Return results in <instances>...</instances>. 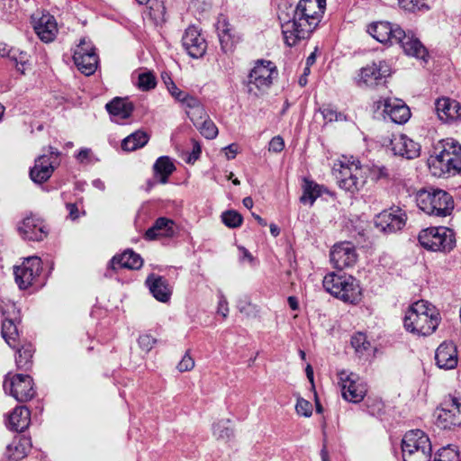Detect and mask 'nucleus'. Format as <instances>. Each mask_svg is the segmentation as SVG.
Segmentation results:
<instances>
[{"label":"nucleus","mask_w":461,"mask_h":461,"mask_svg":"<svg viewBox=\"0 0 461 461\" xmlns=\"http://www.w3.org/2000/svg\"><path fill=\"white\" fill-rule=\"evenodd\" d=\"M402 321L407 332L418 337H426L436 331L441 321V316L434 304L421 299L409 305Z\"/></svg>","instance_id":"1"},{"label":"nucleus","mask_w":461,"mask_h":461,"mask_svg":"<svg viewBox=\"0 0 461 461\" xmlns=\"http://www.w3.org/2000/svg\"><path fill=\"white\" fill-rule=\"evenodd\" d=\"M336 178L340 189L355 194L366 184V172L360 161L352 156H342L334 164Z\"/></svg>","instance_id":"2"},{"label":"nucleus","mask_w":461,"mask_h":461,"mask_svg":"<svg viewBox=\"0 0 461 461\" xmlns=\"http://www.w3.org/2000/svg\"><path fill=\"white\" fill-rule=\"evenodd\" d=\"M323 285L327 292L346 303L357 304L363 298L359 282L351 276L329 273L324 276Z\"/></svg>","instance_id":"3"},{"label":"nucleus","mask_w":461,"mask_h":461,"mask_svg":"<svg viewBox=\"0 0 461 461\" xmlns=\"http://www.w3.org/2000/svg\"><path fill=\"white\" fill-rule=\"evenodd\" d=\"M429 167L437 177L461 174V146L454 141H445L441 151L429 158Z\"/></svg>","instance_id":"4"},{"label":"nucleus","mask_w":461,"mask_h":461,"mask_svg":"<svg viewBox=\"0 0 461 461\" xmlns=\"http://www.w3.org/2000/svg\"><path fill=\"white\" fill-rule=\"evenodd\" d=\"M416 202L419 208L429 215L446 217L454 210L451 195L443 190H420L416 194Z\"/></svg>","instance_id":"5"},{"label":"nucleus","mask_w":461,"mask_h":461,"mask_svg":"<svg viewBox=\"0 0 461 461\" xmlns=\"http://www.w3.org/2000/svg\"><path fill=\"white\" fill-rule=\"evenodd\" d=\"M403 461H430L432 446L428 435L420 429L405 433L402 440Z\"/></svg>","instance_id":"6"},{"label":"nucleus","mask_w":461,"mask_h":461,"mask_svg":"<svg viewBox=\"0 0 461 461\" xmlns=\"http://www.w3.org/2000/svg\"><path fill=\"white\" fill-rule=\"evenodd\" d=\"M418 240L424 249L433 252L450 251L456 245L455 233L447 227L426 228L419 233Z\"/></svg>","instance_id":"7"},{"label":"nucleus","mask_w":461,"mask_h":461,"mask_svg":"<svg viewBox=\"0 0 461 461\" xmlns=\"http://www.w3.org/2000/svg\"><path fill=\"white\" fill-rule=\"evenodd\" d=\"M319 24L318 22L302 15L296 9L291 19L282 23V32L288 46H294L301 39L307 38Z\"/></svg>","instance_id":"8"},{"label":"nucleus","mask_w":461,"mask_h":461,"mask_svg":"<svg viewBox=\"0 0 461 461\" xmlns=\"http://www.w3.org/2000/svg\"><path fill=\"white\" fill-rule=\"evenodd\" d=\"M338 377L344 400L352 403H358L364 400L367 393V384L359 375L343 369L338 372Z\"/></svg>","instance_id":"9"},{"label":"nucleus","mask_w":461,"mask_h":461,"mask_svg":"<svg viewBox=\"0 0 461 461\" xmlns=\"http://www.w3.org/2000/svg\"><path fill=\"white\" fill-rule=\"evenodd\" d=\"M4 389L18 402H27L35 394L32 377L23 374L8 373L5 377Z\"/></svg>","instance_id":"10"},{"label":"nucleus","mask_w":461,"mask_h":461,"mask_svg":"<svg viewBox=\"0 0 461 461\" xmlns=\"http://www.w3.org/2000/svg\"><path fill=\"white\" fill-rule=\"evenodd\" d=\"M274 73L275 67L270 61H257L249 77V92L254 95L265 92L272 84Z\"/></svg>","instance_id":"11"},{"label":"nucleus","mask_w":461,"mask_h":461,"mask_svg":"<svg viewBox=\"0 0 461 461\" xmlns=\"http://www.w3.org/2000/svg\"><path fill=\"white\" fill-rule=\"evenodd\" d=\"M436 421L442 429L461 424V399L449 396L436 410Z\"/></svg>","instance_id":"12"},{"label":"nucleus","mask_w":461,"mask_h":461,"mask_svg":"<svg viewBox=\"0 0 461 461\" xmlns=\"http://www.w3.org/2000/svg\"><path fill=\"white\" fill-rule=\"evenodd\" d=\"M5 319L2 323V336L9 347L16 348L19 346V334L15 322L20 319V311L15 303L9 302L0 304Z\"/></svg>","instance_id":"13"},{"label":"nucleus","mask_w":461,"mask_h":461,"mask_svg":"<svg viewBox=\"0 0 461 461\" xmlns=\"http://www.w3.org/2000/svg\"><path fill=\"white\" fill-rule=\"evenodd\" d=\"M74 62L78 70L86 76L93 75L98 66V58L95 49L86 43V40H81L74 53Z\"/></svg>","instance_id":"14"},{"label":"nucleus","mask_w":461,"mask_h":461,"mask_svg":"<svg viewBox=\"0 0 461 461\" xmlns=\"http://www.w3.org/2000/svg\"><path fill=\"white\" fill-rule=\"evenodd\" d=\"M405 220V213L400 208H390L376 216L375 225L382 231L393 232L404 226Z\"/></svg>","instance_id":"15"},{"label":"nucleus","mask_w":461,"mask_h":461,"mask_svg":"<svg viewBox=\"0 0 461 461\" xmlns=\"http://www.w3.org/2000/svg\"><path fill=\"white\" fill-rule=\"evenodd\" d=\"M370 35L381 43L396 42L397 39L404 37V31L399 26L387 22H376L368 28Z\"/></svg>","instance_id":"16"},{"label":"nucleus","mask_w":461,"mask_h":461,"mask_svg":"<svg viewBox=\"0 0 461 461\" xmlns=\"http://www.w3.org/2000/svg\"><path fill=\"white\" fill-rule=\"evenodd\" d=\"M182 41L188 55L194 59L201 58L206 52V41L194 26H190L185 30Z\"/></svg>","instance_id":"17"},{"label":"nucleus","mask_w":461,"mask_h":461,"mask_svg":"<svg viewBox=\"0 0 461 461\" xmlns=\"http://www.w3.org/2000/svg\"><path fill=\"white\" fill-rule=\"evenodd\" d=\"M179 230L176 222L167 217L158 218L154 224L145 232V238L148 240L159 239H171L177 235Z\"/></svg>","instance_id":"18"},{"label":"nucleus","mask_w":461,"mask_h":461,"mask_svg":"<svg viewBox=\"0 0 461 461\" xmlns=\"http://www.w3.org/2000/svg\"><path fill=\"white\" fill-rule=\"evenodd\" d=\"M435 361L438 368L451 370L456 367L458 353L456 345L451 341H443L435 351Z\"/></svg>","instance_id":"19"},{"label":"nucleus","mask_w":461,"mask_h":461,"mask_svg":"<svg viewBox=\"0 0 461 461\" xmlns=\"http://www.w3.org/2000/svg\"><path fill=\"white\" fill-rule=\"evenodd\" d=\"M436 111L438 119L444 123L461 120V104L448 97H441L436 101Z\"/></svg>","instance_id":"20"},{"label":"nucleus","mask_w":461,"mask_h":461,"mask_svg":"<svg viewBox=\"0 0 461 461\" xmlns=\"http://www.w3.org/2000/svg\"><path fill=\"white\" fill-rule=\"evenodd\" d=\"M393 150L395 155L414 158L420 155V144L406 135H399L392 140Z\"/></svg>","instance_id":"21"},{"label":"nucleus","mask_w":461,"mask_h":461,"mask_svg":"<svg viewBox=\"0 0 461 461\" xmlns=\"http://www.w3.org/2000/svg\"><path fill=\"white\" fill-rule=\"evenodd\" d=\"M384 113L396 124H403L411 118L409 107L399 99H386L384 101Z\"/></svg>","instance_id":"22"},{"label":"nucleus","mask_w":461,"mask_h":461,"mask_svg":"<svg viewBox=\"0 0 461 461\" xmlns=\"http://www.w3.org/2000/svg\"><path fill=\"white\" fill-rule=\"evenodd\" d=\"M389 76V69L385 64H370L362 68L359 81L367 86L377 85Z\"/></svg>","instance_id":"23"},{"label":"nucleus","mask_w":461,"mask_h":461,"mask_svg":"<svg viewBox=\"0 0 461 461\" xmlns=\"http://www.w3.org/2000/svg\"><path fill=\"white\" fill-rule=\"evenodd\" d=\"M37 35L42 41H52L58 33V24L55 18L50 14H42L34 25Z\"/></svg>","instance_id":"24"},{"label":"nucleus","mask_w":461,"mask_h":461,"mask_svg":"<svg viewBox=\"0 0 461 461\" xmlns=\"http://www.w3.org/2000/svg\"><path fill=\"white\" fill-rule=\"evenodd\" d=\"M35 261H23L21 265L14 267V274L16 284L21 289H25L32 285L33 278L37 275L33 269Z\"/></svg>","instance_id":"25"},{"label":"nucleus","mask_w":461,"mask_h":461,"mask_svg":"<svg viewBox=\"0 0 461 461\" xmlns=\"http://www.w3.org/2000/svg\"><path fill=\"white\" fill-rule=\"evenodd\" d=\"M19 230L28 240H41L47 237L45 225L39 219L32 217L24 219Z\"/></svg>","instance_id":"26"},{"label":"nucleus","mask_w":461,"mask_h":461,"mask_svg":"<svg viewBox=\"0 0 461 461\" xmlns=\"http://www.w3.org/2000/svg\"><path fill=\"white\" fill-rule=\"evenodd\" d=\"M53 167L51 166L50 159L48 156H41L35 161L33 167L31 169L30 176L35 183L46 182L53 173Z\"/></svg>","instance_id":"27"},{"label":"nucleus","mask_w":461,"mask_h":461,"mask_svg":"<svg viewBox=\"0 0 461 461\" xmlns=\"http://www.w3.org/2000/svg\"><path fill=\"white\" fill-rule=\"evenodd\" d=\"M325 0H300L296 10L310 20L320 23L325 9Z\"/></svg>","instance_id":"28"},{"label":"nucleus","mask_w":461,"mask_h":461,"mask_svg":"<svg viewBox=\"0 0 461 461\" xmlns=\"http://www.w3.org/2000/svg\"><path fill=\"white\" fill-rule=\"evenodd\" d=\"M30 421V411L25 406H18L8 416L7 425L10 429L21 432L29 427Z\"/></svg>","instance_id":"29"},{"label":"nucleus","mask_w":461,"mask_h":461,"mask_svg":"<svg viewBox=\"0 0 461 461\" xmlns=\"http://www.w3.org/2000/svg\"><path fill=\"white\" fill-rule=\"evenodd\" d=\"M181 103L185 106L187 116L196 127L208 117L203 106L193 96L185 95Z\"/></svg>","instance_id":"30"},{"label":"nucleus","mask_w":461,"mask_h":461,"mask_svg":"<svg viewBox=\"0 0 461 461\" xmlns=\"http://www.w3.org/2000/svg\"><path fill=\"white\" fill-rule=\"evenodd\" d=\"M152 295L159 302L166 303L170 299V290L166 281L155 275H151L146 281Z\"/></svg>","instance_id":"31"},{"label":"nucleus","mask_w":461,"mask_h":461,"mask_svg":"<svg viewBox=\"0 0 461 461\" xmlns=\"http://www.w3.org/2000/svg\"><path fill=\"white\" fill-rule=\"evenodd\" d=\"M107 112L121 119L129 118L133 111V105L127 99L115 97L110 103L106 104Z\"/></svg>","instance_id":"32"},{"label":"nucleus","mask_w":461,"mask_h":461,"mask_svg":"<svg viewBox=\"0 0 461 461\" xmlns=\"http://www.w3.org/2000/svg\"><path fill=\"white\" fill-rule=\"evenodd\" d=\"M397 43H400L404 52L409 56H413L420 59H424L426 56V50L421 45L418 39L412 36L407 35L404 32V37L396 40Z\"/></svg>","instance_id":"33"},{"label":"nucleus","mask_w":461,"mask_h":461,"mask_svg":"<svg viewBox=\"0 0 461 461\" xmlns=\"http://www.w3.org/2000/svg\"><path fill=\"white\" fill-rule=\"evenodd\" d=\"M149 140V136L146 131L138 130L122 140V149L125 151H133L144 147Z\"/></svg>","instance_id":"34"},{"label":"nucleus","mask_w":461,"mask_h":461,"mask_svg":"<svg viewBox=\"0 0 461 461\" xmlns=\"http://www.w3.org/2000/svg\"><path fill=\"white\" fill-rule=\"evenodd\" d=\"M31 449V442L27 438H21L14 440L7 446L9 458L18 461L24 458Z\"/></svg>","instance_id":"35"},{"label":"nucleus","mask_w":461,"mask_h":461,"mask_svg":"<svg viewBox=\"0 0 461 461\" xmlns=\"http://www.w3.org/2000/svg\"><path fill=\"white\" fill-rule=\"evenodd\" d=\"M155 176L161 184L167 182L168 176L176 169L174 163L167 156L159 157L153 166Z\"/></svg>","instance_id":"36"},{"label":"nucleus","mask_w":461,"mask_h":461,"mask_svg":"<svg viewBox=\"0 0 461 461\" xmlns=\"http://www.w3.org/2000/svg\"><path fill=\"white\" fill-rule=\"evenodd\" d=\"M356 247L350 241H340L333 245L330 250L331 259H342L357 257Z\"/></svg>","instance_id":"37"},{"label":"nucleus","mask_w":461,"mask_h":461,"mask_svg":"<svg viewBox=\"0 0 461 461\" xmlns=\"http://www.w3.org/2000/svg\"><path fill=\"white\" fill-rule=\"evenodd\" d=\"M212 435L216 440L228 441L233 437V429L229 420H221L212 424Z\"/></svg>","instance_id":"38"},{"label":"nucleus","mask_w":461,"mask_h":461,"mask_svg":"<svg viewBox=\"0 0 461 461\" xmlns=\"http://www.w3.org/2000/svg\"><path fill=\"white\" fill-rule=\"evenodd\" d=\"M217 31L222 47L226 49L231 47L235 37L231 25L226 21L219 22Z\"/></svg>","instance_id":"39"},{"label":"nucleus","mask_w":461,"mask_h":461,"mask_svg":"<svg viewBox=\"0 0 461 461\" xmlns=\"http://www.w3.org/2000/svg\"><path fill=\"white\" fill-rule=\"evenodd\" d=\"M320 195L321 191L319 186L312 182L306 181L303 194L300 200L303 203H309L312 205Z\"/></svg>","instance_id":"40"},{"label":"nucleus","mask_w":461,"mask_h":461,"mask_svg":"<svg viewBox=\"0 0 461 461\" xmlns=\"http://www.w3.org/2000/svg\"><path fill=\"white\" fill-rule=\"evenodd\" d=\"M388 177L389 173L384 166L372 165L367 168V176H366V179L368 178L370 181L378 182L388 179Z\"/></svg>","instance_id":"41"},{"label":"nucleus","mask_w":461,"mask_h":461,"mask_svg":"<svg viewBox=\"0 0 461 461\" xmlns=\"http://www.w3.org/2000/svg\"><path fill=\"white\" fill-rule=\"evenodd\" d=\"M351 345L356 353L363 355L370 348V343L364 333L358 332L352 336Z\"/></svg>","instance_id":"42"},{"label":"nucleus","mask_w":461,"mask_h":461,"mask_svg":"<svg viewBox=\"0 0 461 461\" xmlns=\"http://www.w3.org/2000/svg\"><path fill=\"white\" fill-rule=\"evenodd\" d=\"M143 261H110L108 264L109 271H120L122 269L138 270L142 267Z\"/></svg>","instance_id":"43"},{"label":"nucleus","mask_w":461,"mask_h":461,"mask_svg":"<svg viewBox=\"0 0 461 461\" xmlns=\"http://www.w3.org/2000/svg\"><path fill=\"white\" fill-rule=\"evenodd\" d=\"M197 127L201 134L209 140L216 138L219 132L217 126L209 118V116L206 118V120H203Z\"/></svg>","instance_id":"44"},{"label":"nucleus","mask_w":461,"mask_h":461,"mask_svg":"<svg viewBox=\"0 0 461 461\" xmlns=\"http://www.w3.org/2000/svg\"><path fill=\"white\" fill-rule=\"evenodd\" d=\"M137 85L140 90L149 91L156 86V77L151 72L141 73L138 77Z\"/></svg>","instance_id":"45"},{"label":"nucleus","mask_w":461,"mask_h":461,"mask_svg":"<svg viewBox=\"0 0 461 461\" xmlns=\"http://www.w3.org/2000/svg\"><path fill=\"white\" fill-rule=\"evenodd\" d=\"M237 306L239 311L246 316H251L253 313L258 312V306L251 303V300L248 295L240 296Z\"/></svg>","instance_id":"46"},{"label":"nucleus","mask_w":461,"mask_h":461,"mask_svg":"<svg viewBox=\"0 0 461 461\" xmlns=\"http://www.w3.org/2000/svg\"><path fill=\"white\" fill-rule=\"evenodd\" d=\"M223 223L230 228H237L242 223V216L234 210H229L221 214Z\"/></svg>","instance_id":"47"},{"label":"nucleus","mask_w":461,"mask_h":461,"mask_svg":"<svg viewBox=\"0 0 461 461\" xmlns=\"http://www.w3.org/2000/svg\"><path fill=\"white\" fill-rule=\"evenodd\" d=\"M434 461H459L458 451L451 446L442 447Z\"/></svg>","instance_id":"48"},{"label":"nucleus","mask_w":461,"mask_h":461,"mask_svg":"<svg viewBox=\"0 0 461 461\" xmlns=\"http://www.w3.org/2000/svg\"><path fill=\"white\" fill-rule=\"evenodd\" d=\"M323 119L327 122L345 121L346 117L331 106H323L320 110Z\"/></svg>","instance_id":"49"},{"label":"nucleus","mask_w":461,"mask_h":461,"mask_svg":"<svg viewBox=\"0 0 461 461\" xmlns=\"http://www.w3.org/2000/svg\"><path fill=\"white\" fill-rule=\"evenodd\" d=\"M295 411L299 416L309 418L312 414V405L309 401L299 397L295 404Z\"/></svg>","instance_id":"50"},{"label":"nucleus","mask_w":461,"mask_h":461,"mask_svg":"<svg viewBox=\"0 0 461 461\" xmlns=\"http://www.w3.org/2000/svg\"><path fill=\"white\" fill-rule=\"evenodd\" d=\"M32 357V349L31 347L18 349V357H16V365L19 368L24 367Z\"/></svg>","instance_id":"51"},{"label":"nucleus","mask_w":461,"mask_h":461,"mask_svg":"<svg viewBox=\"0 0 461 461\" xmlns=\"http://www.w3.org/2000/svg\"><path fill=\"white\" fill-rule=\"evenodd\" d=\"M165 13V6L162 2L154 1L149 6V15L155 21L163 20Z\"/></svg>","instance_id":"52"},{"label":"nucleus","mask_w":461,"mask_h":461,"mask_svg":"<svg viewBox=\"0 0 461 461\" xmlns=\"http://www.w3.org/2000/svg\"><path fill=\"white\" fill-rule=\"evenodd\" d=\"M156 342L157 339L150 334H142L138 339L139 347L146 353L149 352L153 348Z\"/></svg>","instance_id":"53"},{"label":"nucleus","mask_w":461,"mask_h":461,"mask_svg":"<svg viewBox=\"0 0 461 461\" xmlns=\"http://www.w3.org/2000/svg\"><path fill=\"white\" fill-rule=\"evenodd\" d=\"M194 360L191 357L188 352H185L179 363L176 366V368L179 372H188L194 369Z\"/></svg>","instance_id":"54"},{"label":"nucleus","mask_w":461,"mask_h":461,"mask_svg":"<svg viewBox=\"0 0 461 461\" xmlns=\"http://www.w3.org/2000/svg\"><path fill=\"white\" fill-rule=\"evenodd\" d=\"M399 5L405 10L414 12L425 6L424 0H398Z\"/></svg>","instance_id":"55"},{"label":"nucleus","mask_w":461,"mask_h":461,"mask_svg":"<svg viewBox=\"0 0 461 461\" xmlns=\"http://www.w3.org/2000/svg\"><path fill=\"white\" fill-rule=\"evenodd\" d=\"M285 147V141L282 137L276 136L269 142V151L280 152Z\"/></svg>","instance_id":"56"},{"label":"nucleus","mask_w":461,"mask_h":461,"mask_svg":"<svg viewBox=\"0 0 461 461\" xmlns=\"http://www.w3.org/2000/svg\"><path fill=\"white\" fill-rule=\"evenodd\" d=\"M229 312H230V310H229L227 299L225 298V296L222 294H221L220 298H219V303H218L217 312L220 313L225 319V318H227Z\"/></svg>","instance_id":"57"},{"label":"nucleus","mask_w":461,"mask_h":461,"mask_svg":"<svg viewBox=\"0 0 461 461\" xmlns=\"http://www.w3.org/2000/svg\"><path fill=\"white\" fill-rule=\"evenodd\" d=\"M193 150L186 158L187 163H194L196 161L201 154V146L198 141L193 140Z\"/></svg>","instance_id":"58"},{"label":"nucleus","mask_w":461,"mask_h":461,"mask_svg":"<svg viewBox=\"0 0 461 461\" xmlns=\"http://www.w3.org/2000/svg\"><path fill=\"white\" fill-rule=\"evenodd\" d=\"M66 207L69 212V218L71 221H76L79 218L80 212L76 203H67Z\"/></svg>","instance_id":"59"},{"label":"nucleus","mask_w":461,"mask_h":461,"mask_svg":"<svg viewBox=\"0 0 461 461\" xmlns=\"http://www.w3.org/2000/svg\"><path fill=\"white\" fill-rule=\"evenodd\" d=\"M167 88L170 91V93L172 94V95H174L180 102H181V99H183V97L185 95H188L187 94H185L184 92L179 90L172 81L170 82V85L167 86Z\"/></svg>","instance_id":"60"},{"label":"nucleus","mask_w":461,"mask_h":461,"mask_svg":"<svg viewBox=\"0 0 461 461\" xmlns=\"http://www.w3.org/2000/svg\"><path fill=\"white\" fill-rule=\"evenodd\" d=\"M225 156L228 159L234 158L238 153V147L236 144H230L224 149Z\"/></svg>","instance_id":"61"},{"label":"nucleus","mask_w":461,"mask_h":461,"mask_svg":"<svg viewBox=\"0 0 461 461\" xmlns=\"http://www.w3.org/2000/svg\"><path fill=\"white\" fill-rule=\"evenodd\" d=\"M287 303H288V305L289 307L293 310V311H297L299 310V303H298V299L295 297V296H289L287 298Z\"/></svg>","instance_id":"62"},{"label":"nucleus","mask_w":461,"mask_h":461,"mask_svg":"<svg viewBox=\"0 0 461 461\" xmlns=\"http://www.w3.org/2000/svg\"><path fill=\"white\" fill-rule=\"evenodd\" d=\"M89 154H90L89 149H83L78 152L77 158L80 162H85L86 160L88 159Z\"/></svg>","instance_id":"63"},{"label":"nucleus","mask_w":461,"mask_h":461,"mask_svg":"<svg viewBox=\"0 0 461 461\" xmlns=\"http://www.w3.org/2000/svg\"><path fill=\"white\" fill-rule=\"evenodd\" d=\"M121 257H122V259H123V258H126V259H139V258H140L131 249L124 250L122 252V254L121 255Z\"/></svg>","instance_id":"64"}]
</instances>
